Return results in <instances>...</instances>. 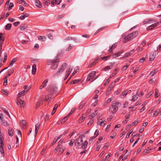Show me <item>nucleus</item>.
<instances>
[{
    "instance_id": "obj_1",
    "label": "nucleus",
    "mask_w": 161,
    "mask_h": 161,
    "mask_svg": "<svg viewBox=\"0 0 161 161\" xmlns=\"http://www.w3.org/2000/svg\"><path fill=\"white\" fill-rule=\"evenodd\" d=\"M58 56L56 57L53 59L49 60L47 63V64L48 65H53L51 66V69L52 70L56 69L58 67V64H57V60H58Z\"/></svg>"
},
{
    "instance_id": "obj_2",
    "label": "nucleus",
    "mask_w": 161,
    "mask_h": 161,
    "mask_svg": "<svg viewBox=\"0 0 161 161\" xmlns=\"http://www.w3.org/2000/svg\"><path fill=\"white\" fill-rule=\"evenodd\" d=\"M138 35L137 31H135L125 36L123 40L124 42H128L136 37Z\"/></svg>"
},
{
    "instance_id": "obj_3",
    "label": "nucleus",
    "mask_w": 161,
    "mask_h": 161,
    "mask_svg": "<svg viewBox=\"0 0 161 161\" xmlns=\"http://www.w3.org/2000/svg\"><path fill=\"white\" fill-rule=\"evenodd\" d=\"M3 136L1 133L0 131V152H1L2 156H4V150L3 148V146L4 145L3 141Z\"/></svg>"
},
{
    "instance_id": "obj_4",
    "label": "nucleus",
    "mask_w": 161,
    "mask_h": 161,
    "mask_svg": "<svg viewBox=\"0 0 161 161\" xmlns=\"http://www.w3.org/2000/svg\"><path fill=\"white\" fill-rule=\"evenodd\" d=\"M67 66V64L66 63H63L58 68V70L56 73V75H59L61 73L63 72L64 69L66 68Z\"/></svg>"
},
{
    "instance_id": "obj_5",
    "label": "nucleus",
    "mask_w": 161,
    "mask_h": 161,
    "mask_svg": "<svg viewBox=\"0 0 161 161\" xmlns=\"http://www.w3.org/2000/svg\"><path fill=\"white\" fill-rule=\"evenodd\" d=\"M57 89V88L56 87H54L53 89V87H51V90L50 91V94L47 95L45 97V100L47 101H50L51 99L52 96L51 94L53 93L55 90Z\"/></svg>"
},
{
    "instance_id": "obj_6",
    "label": "nucleus",
    "mask_w": 161,
    "mask_h": 161,
    "mask_svg": "<svg viewBox=\"0 0 161 161\" xmlns=\"http://www.w3.org/2000/svg\"><path fill=\"white\" fill-rule=\"evenodd\" d=\"M83 142L82 138L80 137L75 140V144L76 146L78 147L81 145Z\"/></svg>"
},
{
    "instance_id": "obj_7",
    "label": "nucleus",
    "mask_w": 161,
    "mask_h": 161,
    "mask_svg": "<svg viewBox=\"0 0 161 161\" xmlns=\"http://www.w3.org/2000/svg\"><path fill=\"white\" fill-rule=\"evenodd\" d=\"M72 70V68L71 67H69L67 68L64 77V80H65L69 75L70 73Z\"/></svg>"
},
{
    "instance_id": "obj_8",
    "label": "nucleus",
    "mask_w": 161,
    "mask_h": 161,
    "mask_svg": "<svg viewBox=\"0 0 161 161\" xmlns=\"http://www.w3.org/2000/svg\"><path fill=\"white\" fill-rule=\"evenodd\" d=\"M159 22H158L154 24L152 23L149 26L147 27V30H152L154 28L158 26L159 25Z\"/></svg>"
},
{
    "instance_id": "obj_9",
    "label": "nucleus",
    "mask_w": 161,
    "mask_h": 161,
    "mask_svg": "<svg viewBox=\"0 0 161 161\" xmlns=\"http://www.w3.org/2000/svg\"><path fill=\"white\" fill-rule=\"evenodd\" d=\"M95 75L96 72L95 71H93L90 73L87 78L86 80L87 81H89L95 76Z\"/></svg>"
},
{
    "instance_id": "obj_10",
    "label": "nucleus",
    "mask_w": 161,
    "mask_h": 161,
    "mask_svg": "<svg viewBox=\"0 0 161 161\" xmlns=\"http://www.w3.org/2000/svg\"><path fill=\"white\" fill-rule=\"evenodd\" d=\"M112 106L109 109V111L112 113H115L117 111L118 108L116 105H114L113 103Z\"/></svg>"
},
{
    "instance_id": "obj_11",
    "label": "nucleus",
    "mask_w": 161,
    "mask_h": 161,
    "mask_svg": "<svg viewBox=\"0 0 161 161\" xmlns=\"http://www.w3.org/2000/svg\"><path fill=\"white\" fill-rule=\"evenodd\" d=\"M48 82L47 79H46L44 80L42 83V85H41L39 88L40 90H41L43 88L47 86V84Z\"/></svg>"
},
{
    "instance_id": "obj_12",
    "label": "nucleus",
    "mask_w": 161,
    "mask_h": 161,
    "mask_svg": "<svg viewBox=\"0 0 161 161\" xmlns=\"http://www.w3.org/2000/svg\"><path fill=\"white\" fill-rule=\"evenodd\" d=\"M22 14V15L19 17V19L22 20L24 19L25 18L28 17L29 15V14L27 13H23Z\"/></svg>"
},
{
    "instance_id": "obj_13",
    "label": "nucleus",
    "mask_w": 161,
    "mask_h": 161,
    "mask_svg": "<svg viewBox=\"0 0 161 161\" xmlns=\"http://www.w3.org/2000/svg\"><path fill=\"white\" fill-rule=\"evenodd\" d=\"M60 145V149H59V152L60 153V154L62 153L65 150V147L63 146L62 145Z\"/></svg>"
},
{
    "instance_id": "obj_14",
    "label": "nucleus",
    "mask_w": 161,
    "mask_h": 161,
    "mask_svg": "<svg viewBox=\"0 0 161 161\" xmlns=\"http://www.w3.org/2000/svg\"><path fill=\"white\" fill-rule=\"evenodd\" d=\"M36 5L39 8H41L42 7V5L41 4V3L38 0H36L35 1Z\"/></svg>"
},
{
    "instance_id": "obj_15",
    "label": "nucleus",
    "mask_w": 161,
    "mask_h": 161,
    "mask_svg": "<svg viewBox=\"0 0 161 161\" xmlns=\"http://www.w3.org/2000/svg\"><path fill=\"white\" fill-rule=\"evenodd\" d=\"M153 20H152L147 19L144 20L143 22L144 24H151L153 23Z\"/></svg>"
},
{
    "instance_id": "obj_16",
    "label": "nucleus",
    "mask_w": 161,
    "mask_h": 161,
    "mask_svg": "<svg viewBox=\"0 0 161 161\" xmlns=\"http://www.w3.org/2000/svg\"><path fill=\"white\" fill-rule=\"evenodd\" d=\"M36 65L35 64L33 65L32 66V73L33 75H35L36 72Z\"/></svg>"
},
{
    "instance_id": "obj_17",
    "label": "nucleus",
    "mask_w": 161,
    "mask_h": 161,
    "mask_svg": "<svg viewBox=\"0 0 161 161\" xmlns=\"http://www.w3.org/2000/svg\"><path fill=\"white\" fill-rule=\"evenodd\" d=\"M123 53V51H119L116 53H115L113 55V58H115L118 56H119L120 55Z\"/></svg>"
},
{
    "instance_id": "obj_18",
    "label": "nucleus",
    "mask_w": 161,
    "mask_h": 161,
    "mask_svg": "<svg viewBox=\"0 0 161 161\" xmlns=\"http://www.w3.org/2000/svg\"><path fill=\"white\" fill-rule=\"evenodd\" d=\"M106 123V121L105 120L102 121L101 119L99 120L97 122L98 125L100 126L104 125Z\"/></svg>"
},
{
    "instance_id": "obj_19",
    "label": "nucleus",
    "mask_w": 161,
    "mask_h": 161,
    "mask_svg": "<svg viewBox=\"0 0 161 161\" xmlns=\"http://www.w3.org/2000/svg\"><path fill=\"white\" fill-rule=\"evenodd\" d=\"M138 92H137L136 94L133 96V98L131 99V101L134 102L135 100H136L138 98Z\"/></svg>"
},
{
    "instance_id": "obj_20",
    "label": "nucleus",
    "mask_w": 161,
    "mask_h": 161,
    "mask_svg": "<svg viewBox=\"0 0 161 161\" xmlns=\"http://www.w3.org/2000/svg\"><path fill=\"white\" fill-rule=\"evenodd\" d=\"M40 125L38 123H37L35 125V136L36 135L37 132L39 129Z\"/></svg>"
},
{
    "instance_id": "obj_21",
    "label": "nucleus",
    "mask_w": 161,
    "mask_h": 161,
    "mask_svg": "<svg viewBox=\"0 0 161 161\" xmlns=\"http://www.w3.org/2000/svg\"><path fill=\"white\" fill-rule=\"evenodd\" d=\"M26 93L25 91H23L20 92L18 95V97H21L24 96Z\"/></svg>"
},
{
    "instance_id": "obj_22",
    "label": "nucleus",
    "mask_w": 161,
    "mask_h": 161,
    "mask_svg": "<svg viewBox=\"0 0 161 161\" xmlns=\"http://www.w3.org/2000/svg\"><path fill=\"white\" fill-rule=\"evenodd\" d=\"M28 27L25 25H23L19 27L20 30L21 31H23L26 30Z\"/></svg>"
},
{
    "instance_id": "obj_23",
    "label": "nucleus",
    "mask_w": 161,
    "mask_h": 161,
    "mask_svg": "<svg viewBox=\"0 0 161 161\" xmlns=\"http://www.w3.org/2000/svg\"><path fill=\"white\" fill-rule=\"evenodd\" d=\"M19 102L20 103L21 107L23 108L25 105V103L24 101H22L21 99H19Z\"/></svg>"
},
{
    "instance_id": "obj_24",
    "label": "nucleus",
    "mask_w": 161,
    "mask_h": 161,
    "mask_svg": "<svg viewBox=\"0 0 161 161\" xmlns=\"http://www.w3.org/2000/svg\"><path fill=\"white\" fill-rule=\"evenodd\" d=\"M24 89L25 90L26 93H27L31 89V86H28L27 85H25L23 87Z\"/></svg>"
},
{
    "instance_id": "obj_25",
    "label": "nucleus",
    "mask_w": 161,
    "mask_h": 161,
    "mask_svg": "<svg viewBox=\"0 0 161 161\" xmlns=\"http://www.w3.org/2000/svg\"><path fill=\"white\" fill-rule=\"evenodd\" d=\"M156 54H153L150 55L149 56V60L150 61L153 60L155 58Z\"/></svg>"
},
{
    "instance_id": "obj_26",
    "label": "nucleus",
    "mask_w": 161,
    "mask_h": 161,
    "mask_svg": "<svg viewBox=\"0 0 161 161\" xmlns=\"http://www.w3.org/2000/svg\"><path fill=\"white\" fill-rule=\"evenodd\" d=\"M12 26V24H8L5 26V30H10Z\"/></svg>"
},
{
    "instance_id": "obj_27",
    "label": "nucleus",
    "mask_w": 161,
    "mask_h": 161,
    "mask_svg": "<svg viewBox=\"0 0 161 161\" xmlns=\"http://www.w3.org/2000/svg\"><path fill=\"white\" fill-rule=\"evenodd\" d=\"M97 114V111H95V112L92 113L91 114L89 115V116L90 119H92Z\"/></svg>"
},
{
    "instance_id": "obj_28",
    "label": "nucleus",
    "mask_w": 161,
    "mask_h": 161,
    "mask_svg": "<svg viewBox=\"0 0 161 161\" xmlns=\"http://www.w3.org/2000/svg\"><path fill=\"white\" fill-rule=\"evenodd\" d=\"M1 121V123L2 125L5 126L8 125V123L6 120L3 119Z\"/></svg>"
},
{
    "instance_id": "obj_29",
    "label": "nucleus",
    "mask_w": 161,
    "mask_h": 161,
    "mask_svg": "<svg viewBox=\"0 0 161 161\" xmlns=\"http://www.w3.org/2000/svg\"><path fill=\"white\" fill-rule=\"evenodd\" d=\"M8 133L9 136H11L13 135V131L11 128H9L8 129Z\"/></svg>"
},
{
    "instance_id": "obj_30",
    "label": "nucleus",
    "mask_w": 161,
    "mask_h": 161,
    "mask_svg": "<svg viewBox=\"0 0 161 161\" xmlns=\"http://www.w3.org/2000/svg\"><path fill=\"white\" fill-rule=\"evenodd\" d=\"M38 39L42 41H44L46 39V37L43 36H40L38 37Z\"/></svg>"
},
{
    "instance_id": "obj_31",
    "label": "nucleus",
    "mask_w": 161,
    "mask_h": 161,
    "mask_svg": "<svg viewBox=\"0 0 161 161\" xmlns=\"http://www.w3.org/2000/svg\"><path fill=\"white\" fill-rule=\"evenodd\" d=\"M16 60V58H13L11 61L10 62L9 66L10 67H12V65H13V64L15 62Z\"/></svg>"
},
{
    "instance_id": "obj_32",
    "label": "nucleus",
    "mask_w": 161,
    "mask_h": 161,
    "mask_svg": "<svg viewBox=\"0 0 161 161\" xmlns=\"http://www.w3.org/2000/svg\"><path fill=\"white\" fill-rule=\"evenodd\" d=\"M82 144L83 145L81 146V148H86L88 144V142L86 141H85Z\"/></svg>"
},
{
    "instance_id": "obj_33",
    "label": "nucleus",
    "mask_w": 161,
    "mask_h": 161,
    "mask_svg": "<svg viewBox=\"0 0 161 161\" xmlns=\"http://www.w3.org/2000/svg\"><path fill=\"white\" fill-rule=\"evenodd\" d=\"M114 85H115V83H112L110 85V86L108 89V92H109L110 91L112 90V88L114 86Z\"/></svg>"
},
{
    "instance_id": "obj_34",
    "label": "nucleus",
    "mask_w": 161,
    "mask_h": 161,
    "mask_svg": "<svg viewBox=\"0 0 161 161\" xmlns=\"http://www.w3.org/2000/svg\"><path fill=\"white\" fill-rule=\"evenodd\" d=\"M86 116V114H83L82 116L80 117L79 119L80 121L82 122L85 119Z\"/></svg>"
},
{
    "instance_id": "obj_35",
    "label": "nucleus",
    "mask_w": 161,
    "mask_h": 161,
    "mask_svg": "<svg viewBox=\"0 0 161 161\" xmlns=\"http://www.w3.org/2000/svg\"><path fill=\"white\" fill-rule=\"evenodd\" d=\"M117 69H115L114 70V72L109 77V79H110L112 77L115 76L117 73Z\"/></svg>"
},
{
    "instance_id": "obj_36",
    "label": "nucleus",
    "mask_w": 161,
    "mask_h": 161,
    "mask_svg": "<svg viewBox=\"0 0 161 161\" xmlns=\"http://www.w3.org/2000/svg\"><path fill=\"white\" fill-rule=\"evenodd\" d=\"M99 59V58H97L96 60L92 62L90 65V67H91L92 66L95 65L97 63V60Z\"/></svg>"
},
{
    "instance_id": "obj_37",
    "label": "nucleus",
    "mask_w": 161,
    "mask_h": 161,
    "mask_svg": "<svg viewBox=\"0 0 161 161\" xmlns=\"http://www.w3.org/2000/svg\"><path fill=\"white\" fill-rule=\"evenodd\" d=\"M160 95V94L159 93L157 89H156L155 90V97H157Z\"/></svg>"
},
{
    "instance_id": "obj_38",
    "label": "nucleus",
    "mask_w": 161,
    "mask_h": 161,
    "mask_svg": "<svg viewBox=\"0 0 161 161\" xmlns=\"http://www.w3.org/2000/svg\"><path fill=\"white\" fill-rule=\"evenodd\" d=\"M116 47V45L114 44L110 47V49L109 50V52H111L112 51V50L113 49L115 48Z\"/></svg>"
},
{
    "instance_id": "obj_39",
    "label": "nucleus",
    "mask_w": 161,
    "mask_h": 161,
    "mask_svg": "<svg viewBox=\"0 0 161 161\" xmlns=\"http://www.w3.org/2000/svg\"><path fill=\"white\" fill-rule=\"evenodd\" d=\"M68 116H67V115L65 117H64L63 119H62L61 120V123H64L67 120V117Z\"/></svg>"
},
{
    "instance_id": "obj_40",
    "label": "nucleus",
    "mask_w": 161,
    "mask_h": 161,
    "mask_svg": "<svg viewBox=\"0 0 161 161\" xmlns=\"http://www.w3.org/2000/svg\"><path fill=\"white\" fill-rule=\"evenodd\" d=\"M85 102H82L81 103V104H80L79 108L80 109H81L83 107V106L85 105Z\"/></svg>"
},
{
    "instance_id": "obj_41",
    "label": "nucleus",
    "mask_w": 161,
    "mask_h": 161,
    "mask_svg": "<svg viewBox=\"0 0 161 161\" xmlns=\"http://www.w3.org/2000/svg\"><path fill=\"white\" fill-rule=\"evenodd\" d=\"M2 92L4 95H7L8 94V92L7 90H2Z\"/></svg>"
},
{
    "instance_id": "obj_42",
    "label": "nucleus",
    "mask_w": 161,
    "mask_h": 161,
    "mask_svg": "<svg viewBox=\"0 0 161 161\" xmlns=\"http://www.w3.org/2000/svg\"><path fill=\"white\" fill-rule=\"evenodd\" d=\"M4 40L3 38V34L2 33H0V42H2V43L3 42Z\"/></svg>"
},
{
    "instance_id": "obj_43",
    "label": "nucleus",
    "mask_w": 161,
    "mask_h": 161,
    "mask_svg": "<svg viewBox=\"0 0 161 161\" xmlns=\"http://www.w3.org/2000/svg\"><path fill=\"white\" fill-rule=\"evenodd\" d=\"M7 80H8V79H7V76H6L5 78V80L4 81V83H3V85L4 86H6L7 85Z\"/></svg>"
},
{
    "instance_id": "obj_44",
    "label": "nucleus",
    "mask_w": 161,
    "mask_h": 161,
    "mask_svg": "<svg viewBox=\"0 0 161 161\" xmlns=\"http://www.w3.org/2000/svg\"><path fill=\"white\" fill-rule=\"evenodd\" d=\"M156 72H157V70H154L153 71L151 72L149 75L151 76H153L154 75L155 73H156Z\"/></svg>"
},
{
    "instance_id": "obj_45",
    "label": "nucleus",
    "mask_w": 161,
    "mask_h": 161,
    "mask_svg": "<svg viewBox=\"0 0 161 161\" xmlns=\"http://www.w3.org/2000/svg\"><path fill=\"white\" fill-rule=\"evenodd\" d=\"M133 130H131L129 133L126 135V138H128L129 137V136L131 134V133L132 132Z\"/></svg>"
},
{
    "instance_id": "obj_46",
    "label": "nucleus",
    "mask_w": 161,
    "mask_h": 161,
    "mask_svg": "<svg viewBox=\"0 0 161 161\" xmlns=\"http://www.w3.org/2000/svg\"><path fill=\"white\" fill-rule=\"evenodd\" d=\"M151 150V149H150L149 150H144L143 152V154L146 155L147 154V153H148L149 152L150 150Z\"/></svg>"
},
{
    "instance_id": "obj_47",
    "label": "nucleus",
    "mask_w": 161,
    "mask_h": 161,
    "mask_svg": "<svg viewBox=\"0 0 161 161\" xmlns=\"http://www.w3.org/2000/svg\"><path fill=\"white\" fill-rule=\"evenodd\" d=\"M75 108H72L71 109V110L70 111V112H69V113L68 114L67 116H69L71 114H72L75 111Z\"/></svg>"
},
{
    "instance_id": "obj_48",
    "label": "nucleus",
    "mask_w": 161,
    "mask_h": 161,
    "mask_svg": "<svg viewBox=\"0 0 161 161\" xmlns=\"http://www.w3.org/2000/svg\"><path fill=\"white\" fill-rule=\"evenodd\" d=\"M128 65H126L124 66L122 68L121 70L122 71H124L128 67Z\"/></svg>"
},
{
    "instance_id": "obj_49",
    "label": "nucleus",
    "mask_w": 161,
    "mask_h": 161,
    "mask_svg": "<svg viewBox=\"0 0 161 161\" xmlns=\"http://www.w3.org/2000/svg\"><path fill=\"white\" fill-rule=\"evenodd\" d=\"M13 3H10L9 4V7L8 9V10H10L11 9V8L13 7Z\"/></svg>"
},
{
    "instance_id": "obj_50",
    "label": "nucleus",
    "mask_w": 161,
    "mask_h": 161,
    "mask_svg": "<svg viewBox=\"0 0 161 161\" xmlns=\"http://www.w3.org/2000/svg\"><path fill=\"white\" fill-rule=\"evenodd\" d=\"M131 55L130 52H128L125 54V55L124 56V57L126 58L130 56Z\"/></svg>"
},
{
    "instance_id": "obj_51",
    "label": "nucleus",
    "mask_w": 161,
    "mask_h": 161,
    "mask_svg": "<svg viewBox=\"0 0 161 161\" xmlns=\"http://www.w3.org/2000/svg\"><path fill=\"white\" fill-rule=\"evenodd\" d=\"M153 91H151L147 95V97H150L153 94Z\"/></svg>"
},
{
    "instance_id": "obj_52",
    "label": "nucleus",
    "mask_w": 161,
    "mask_h": 161,
    "mask_svg": "<svg viewBox=\"0 0 161 161\" xmlns=\"http://www.w3.org/2000/svg\"><path fill=\"white\" fill-rule=\"evenodd\" d=\"M47 36L50 39H52L53 38V35L51 34H48L47 35Z\"/></svg>"
},
{
    "instance_id": "obj_53",
    "label": "nucleus",
    "mask_w": 161,
    "mask_h": 161,
    "mask_svg": "<svg viewBox=\"0 0 161 161\" xmlns=\"http://www.w3.org/2000/svg\"><path fill=\"white\" fill-rule=\"evenodd\" d=\"M110 69V67L109 66H106L103 69L104 71H107V70H109Z\"/></svg>"
},
{
    "instance_id": "obj_54",
    "label": "nucleus",
    "mask_w": 161,
    "mask_h": 161,
    "mask_svg": "<svg viewBox=\"0 0 161 161\" xmlns=\"http://www.w3.org/2000/svg\"><path fill=\"white\" fill-rule=\"evenodd\" d=\"M139 135V134H135L134 132H133L132 134H131V136H132V137H134L135 136H138Z\"/></svg>"
},
{
    "instance_id": "obj_55",
    "label": "nucleus",
    "mask_w": 161,
    "mask_h": 161,
    "mask_svg": "<svg viewBox=\"0 0 161 161\" xmlns=\"http://www.w3.org/2000/svg\"><path fill=\"white\" fill-rule=\"evenodd\" d=\"M75 142V141L73 139L71 140L70 142L69 143V144L70 146H72L74 142Z\"/></svg>"
},
{
    "instance_id": "obj_56",
    "label": "nucleus",
    "mask_w": 161,
    "mask_h": 161,
    "mask_svg": "<svg viewBox=\"0 0 161 161\" xmlns=\"http://www.w3.org/2000/svg\"><path fill=\"white\" fill-rule=\"evenodd\" d=\"M61 1V0H55V3L57 4H59Z\"/></svg>"
},
{
    "instance_id": "obj_57",
    "label": "nucleus",
    "mask_w": 161,
    "mask_h": 161,
    "mask_svg": "<svg viewBox=\"0 0 161 161\" xmlns=\"http://www.w3.org/2000/svg\"><path fill=\"white\" fill-rule=\"evenodd\" d=\"M110 81L109 79H108L106 80L105 82V83H104V86H106L109 83V81Z\"/></svg>"
},
{
    "instance_id": "obj_58",
    "label": "nucleus",
    "mask_w": 161,
    "mask_h": 161,
    "mask_svg": "<svg viewBox=\"0 0 161 161\" xmlns=\"http://www.w3.org/2000/svg\"><path fill=\"white\" fill-rule=\"evenodd\" d=\"M20 22L19 21H18L16 22H14L13 23V25H14L15 26H17L18 25H19L20 24Z\"/></svg>"
},
{
    "instance_id": "obj_59",
    "label": "nucleus",
    "mask_w": 161,
    "mask_h": 161,
    "mask_svg": "<svg viewBox=\"0 0 161 161\" xmlns=\"http://www.w3.org/2000/svg\"><path fill=\"white\" fill-rule=\"evenodd\" d=\"M72 48V47L71 45H69L66 49V51H68L69 50H70L71 48Z\"/></svg>"
},
{
    "instance_id": "obj_60",
    "label": "nucleus",
    "mask_w": 161,
    "mask_h": 161,
    "mask_svg": "<svg viewBox=\"0 0 161 161\" xmlns=\"http://www.w3.org/2000/svg\"><path fill=\"white\" fill-rule=\"evenodd\" d=\"M57 141L58 140L56 139V138H55L53 142L51 143V145L52 146H53L54 144H55L56 143Z\"/></svg>"
},
{
    "instance_id": "obj_61",
    "label": "nucleus",
    "mask_w": 161,
    "mask_h": 161,
    "mask_svg": "<svg viewBox=\"0 0 161 161\" xmlns=\"http://www.w3.org/2000/svg\"><path fill=\"white\" fill-rule=\"evenodd\" d=\"M130 114L129 113H128L125 116V117L126 119H129L130 117Z\"/></svg>"
},
{
    "instance_id": "obj_62",
    "label": "nucleus",
    "mask_w": 161,
    "mask_h": 161,
    "mask_svg": "<svg viewBox=\"0 0 161 161\" xmlns=\"http://www.w3.org/2000/svg\"><path fill=\"white\" fill-rule=\"evenodd\" d=\"M111 153H109L108 155H107L105 157V158L106 159L107 161H109L108 160V159L109 158L110 156Z\"/></svg>"
},
{
    "instance_id": "obj_63",
    "label": "nucleus",
    "mask_w": 161,
    "mask_h": 161,
    "mask_svg": "<svg viewBox=\"0 0 161 161\" xmlns=\"http://www.w3.org/2000/svg\"><path fill=\"white\" fill-rule=\"evenodd\" d=\"M80 81V80H73V83L74 84H76Z\"/></svg>"
},
{
    "instance_id": "obj_64",
    "label": "nucleus",
    "mask_w": 161,
    "mask_h": 161,
    "mask_svg": "<svg viewBox=\"0 0 161 161\" xmlns=\"http://www.w3.org/2000/svg\"><path fill=\"white\" fill-rule=\"evenodd\" d=\"M98 130H96L95 132L94 135L96 136H95L96 137L98 135Z\"/></svg>"
}]
</instances>
